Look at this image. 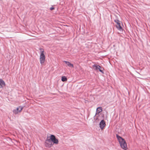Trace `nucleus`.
<instances>
[{
	"mask_svg": "<svg viewBox=\"0 0 150 150\" xmlns=\"http://www.w3.org/2000/svg\"><path fill=\"white\" fill-rule=\"evenodd\" d=\"M116 137L119 141L121 147L125 150L127 149V146L125 140L118 135L116 134Z\"/></svg>",
	"mask_w": 150,
	"mask_h": 150,
	"instance_id": "f257e3e1",
	"label": "nucleus"
},
{
	"mask_svg": "<svg viewBox=\"0 0 150 150\" xmlns=\"http://www.w3.org/2000/svg\"><path fill=\"white\" fill-rule=\"evenodd\" d=\"M40 64H43L45 60V56L44 53V51L43 49L40 48Z\"/></svg>",
	"mask_w": 150,
	"mask_h": 150,
	"instance_id": "f03ea898",
	"label": "nucleus"
},
{
	"mask_svg": "<svg viewBox=\"0 0 150 150\" xmlns=\"http://www.w3.org/2000/svg\"><path fill=\"white\" fill-rule=\"evenodd\" d=\"M50 139L51 142L52 141L54 143L56 144H58V140L55 137L54 135H51Z\"/></svg>",
	"mask_w": 150,
	"mask_h": 150,
	"instance_id": "7ed1b4c3",
	"label": "nucleus"
},
{
	"mask_svg": "<svg viewBox=\"0 0 150 150\" xmlns=\"http://www.w3.org/2000/svg\"><path fill=\"white\" fill-rule=\"evenodd\" d=\"M23 109V108L22 107L19 106L16 109H14L13 110V113L15 115H16L21 112Z\"/></svg>",
	"mask_w": 150,
	"mask_h": 150,
	"instance_id": "20e7f679",
	"label": "nucleus"
},
{
	"mask_svg": "<svg viewBox=\"0 0 150 150\" xmlns=\"http://www.w3.org/2000/svg\"><path fill=\"white\" fill-rule=\"evenodd\" d=\"M45 145L46 147H50L52 146V143L50 139H47L46 140Z\"/></svg>",
	"mask_w": 150,
	"mask_h": 150,
	"instance_id": "39448f33",
	"label": "nucleus"
},
{
	"mask_svg": "<svg viewBox=\"0 0 150 150\" xmlns=\"http://www.w3.org/2000/svg\"><path fill=\"white\" fill-rule=\"evenodd\" d=\"M105 126V122L104 120L101 121L99 123V127L101 129L103 130Z\"/></svg>",
	"mask_w": 150,
	"mask_h": 150,
	"instance_id": "423d86ee",
	"label": "nucleus"
},
{
	"mask_svg": "<svg viewBox=\"0 0 150 150\" xmlns=\"http://www.w3.org/2000/svg\"><path fill=\"white\" fill-rule=\"evenodd\" d=\"M93 67L94 68H95V69L96 70H98L99 71H100V72H101L102 73H103V72L102 70V68L100 66L96 64H94L93 66Z\"/></svg>",
	"mask_w": 150,
	"mask_h": 150,
	"instance_id": "0eeeda50",
	"label": "nucleus"
},
{
	"mask_svg": "<svg viewBox=\"0 0 150 150\" xmlns=\"http://www.w3.org/2000/svg\"><path fill=\"white\" fill-rule=\"evenodd\" d=\"M116 27L117 29L120 31L122 30V29L120 25V22L116 25Z\"/></svg>",
	"mask_w": 150,
	"mask_h": 150,
	"instance_id": "6e6552de",
	"label": "nucleus"
},
{
	"mask_svg": "<svg viewBox=\"0 0 150 150\" xmlns=\"http://www.w3.org/2000/svg\"><path fill=\"white\" fill-rule=\"evenodd\" d=\"M5 85L4 81L2 79H0V88H2L3 86H5Z\"/></svg>",
	"mask_w": 150,
	"mask_h": 150,
	"instance_id": "1a4fd4ad",
	"label": "nucleus"
},
{
	"mask_svg": "<svg viewBox=\"0 0 150 150\" xmlns=\"http://www.w3.org/2000/svg\"><path fill=\"white\" fill-rule=\"evenodd\" d=\"M64 62H65L69 67H74L73 64L69 62L65 61H64Z\"/></svg>",
	"mask_w": 150,
	"mask_h": 150,
	"instance_id": "9d476101",
	"label": "nucleus"
},
{
	"mask_svg": "<svg viewBox=\"0 0 150 150\" xmlns=\"http://www.w3.org/2000/svg\"><path fill=\"white\" fill-rule=\"evenodd\" d=\"M102 111V108L101 107H98L96 109V112L97 114H99Z\"/></svg>",
	"mask_w": 150,
	"mask_h": 150,
	"instance_id": "9b49d317",
	"label": "nucleus"
},
{
	"mask_svg": "<svg viewBox=\"0 0 150 150\" xmlns=\"http://www.w3.org/2000/svg\"><path fill=\"white\" fill-rule=\"evenodd\" d=\"M99 116V114H97V113H96L95 116L94 117V119L95 120H97L98 119V117Z\"/></svg>",
	"mask_w": 150,
	"mask_h": 150,
	"instance_id": "f8f14e48",
	"label": "nucleus"
},
{
	"mask_svg": "<svg viewBox=\"0 0 150 150\" xmlns=\"http://www.w3.org/2000/svg\"><path fill=\"white\" fill-rule=\"evenodd\" d=\"M61 80L62 81L64 82L66 81L67 80V79L66 76H63L62 77Z\"/></svg>",
	"mask_w": 150,
	"mask_h": 150,
	"instance_id": "ddd939ff",
	"label": "nucleus"
},
{
	"mask_svg": "<svg viewBox=\"0 0 150 150\" xmlns=\"http://www.w3.org/2000/svg\"><path fill=\"white\" fill-rule=\"evenodd\" d=\"M114 21V22L117 23V24L118 23H119L120 22V21L117 19L115 20Z\"/></svg>",
	"mask_w": 150,
	"mask_h": 150,
	"instance_id": "4468645a",
	"label": "nucleus"
},
{
	"mask_svg": "<svg viewBox=\"0 0 150 150\" xmlns=\"http://www.w3.org/2000/svg\"><path fill=\"white\" fill-rule=\"evenodd\" d=\"M54 9V8L53 7H51L50 8V10H52Z\"/></svg>",
	"mask_w": 150,
	"mask_h": 150,
	"instance_id": "2eb2a0df",
	"label": "nucleus"
}]
</instances>
